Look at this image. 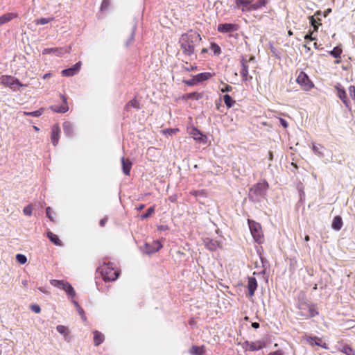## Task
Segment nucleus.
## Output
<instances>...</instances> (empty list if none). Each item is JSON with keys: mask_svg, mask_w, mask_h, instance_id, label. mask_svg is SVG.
I'll use <instances>...</instances> for the list:
<instances>
[{"mask_svg": "<svg viewBox=\"0 0 355 355\" xmlns=\"http://www.w3.org/2000/svg\"><path fill=\"white\" fill-rule=\"evenodd\" d=\"M201 41V37L196 31H190L182 34L179 40L181 50L185 56L191 59L195 57V49Z\"/></svg>", "mask_w": 355, "mask_h": 355, "instance_id": "nucleus-1", "label": "nucleus"}, {"mask_svg": "<svg viewBox=\"0 0 355 355\" xmlns=\"http://www.w3.org/2000/svg\"><path fill=\"white\" fill-rule=\"evenodd\" d=\"M104 281H114L119 275V271L115 269L112 263H103L98 268Z\"/></svg>", "mask_w": 355, "mask_h": 355, "instance_id": "nucleus-2", "label": "nucleus"}, {"mask_svg": "<svg viewBox=\"0 0 355 355\" xmlns=\"http://www.w3.org/2000/svg\"><path fill=\"white\" fill-rule=\"evenodd\" d=\"M248 223L254 240L259 244L263 243L264 242V236L261 225L259 223L250 219L248 220Z\"/></svg>", "mask_w": 355, "mask_h": 355, "instance_id": "nucleus-3", "label": "nucleus"}, {"mask_svg": "<svg viewBox=\"0 0 355 355\" xmlns=\"http://www.w3.org/2000/svg\"><path fill=\"white\" fill-rule=\"evenodd\" d=\"M0 84L9 87L13 91H17L19 87H24L19 80L12 76H1L0 77Z\"/></svg>", "mask_w": 355, "mask_h": 355, "instance_id": "nucleus-4", "label": "nucleus"}, {"mask_svg": "<svg viewBox=\"0 0 355 355\" xmlns=\"http://www.w3.org/2000/svg\"><path fill=\"white\" fill-rule=\"evenodd\" d=\"M266 343L263 340H256L254 342L245 341L243 343V348L245 350L252 352L258 351L265 347Z\"/></svg>", "mask_w": 355, "mask_h": 355, "instance_id": "nucleus-5", "label": "nucleus"}, {"mask_svg": "<svg viewBox=\"0 0 355 355\" xmlns=\"http://www.w3.org/2000/svg\"><path fill=\"white\" fill-rule=\"evenodd\" d=\"M239 26L236 24L224 23L220 24L217 26V31L223 34L231 35L233 32L237 31Z\"/></svg>", "mask_w": 355, "mask_h": 355, "instance_id": "nucleus-6", "label": "nucleus"}, {"mask_svg": "<svg viewBox=\"0 0 355 355\" xmlns=\"http://www.w3.org/2000/svg\"><path fill=\"white\" fill-rule=\"evenodd\" d=\"M296 81L306 91H309L313 87V84L310 81L308 76L304 72L300 73Z\"/></svg>", "mask_w": 355, "mask_h": 355, "instance_id": "nucleus-7", "label": "nucleus"}, {"mask_svg": "<svg viewBox=\"0 0 355 355\" xmlns=\"http://www.w3.org/2000/svg\"><path fill=\"white\" fill-rule=\"evenodd\" d=\"M189 134L193 137L194 140L199 143L206 144L207 143V137L203 135L198 129L192 127L189 130Z\"/></svg>", "mask_w": 355, "mask_h": 355, "instance_id": "nucleus-8", "label": "nucleus"}, {"mask_svg": "<svg viewBox=\"0 0 355 355\" xmlns=\"http://www.w3.org/2000/svg\"><path fill=\"white\" fill-rule=\"evenodd\" d=\"M162 248V244L160 243V241L155 240L153 241L152 243H145L143 250L146 254H152L157 252Z\"/></svg>", "mask_w": 355, "mask_h": 355, "instance_id": "nucleus-9", "label": "nucleus"}, {"mask_svg": "<svg viewBox=\"0 0 355 355\" xmlns=\"http://www.w3.org/2000/svg\"><path fill=\"white\" fill-rule=\"evenodd\" d=\"M70 48L69 47H65V48H46L44 49L42 51L43 54H55L57 56L62 55L64 53H69Z\"/></svg>", "mask_w": 355, "mask_h": 355, "instance_id": "nucleus-10", "label": "nucleus"}, {"mask_svg": "<svg viewBox=\"0 0 355 355\" xmlns=\"http://www.w3.org/2000/svg\"><path fill=\"white\" fill-rule=\"evenodd\" d=\"M254 0H234L236 9H241L242 12H250V6Z\"/></svg>", "mask_w": 355, "mask_h": 355, "instance_id": "nucleus-11", "label": "nucleus"}, {"mask_svg": "<svg viewBox=\"0 0 355 355\" xmlns=\"http://www.w3.org/2000/svg\"><path fill=\"white\" fill-rule=\"evenodd\" d=\"M335 88L337 91V95L339 98L343 101V103L345 105L346 107H349L350 102L347 99V94L345 89L341 87L340 84H338L335 86Z\"/></svg>", "mask_w": 355, "mask_h": 355, "instance_id": "nucleus-12", "label": "nucleus"}, {"mask_svg": "<svg viewBox=\"0 0 355 355\" xmlns=\"http://www.w3.org/2000/svg\"><path fill=\"white\" fill-rule=\"evenodd\" d=\"M60 97L64 103L60 106L52 105L51 106V109L55 112L65 113L69 110L67 98L63 95H61Z\"/></svg>", "mask_w": 355, "mask_h": 355, "instance_id": "nucleus-13", "label": "nucleus"}, {"mask_svg": "<svg viewBox=\"0 0 355 355\" xmlns=\"http://www.w3.org/2000/svg\"><path fill=\"white\" fill-rule=\"evenodd\" d=\"M203 242L205 247L210 251H216L221 248L220 243L216 240L205 239Z\"/></svg>", "mask_w": 355, "mask_h": 355, "instance_id": "nucleus-14", "label": "nucleus"}, {"mask_svg": "<svg viewBox=\"0 0 355 355\" xmlns=\"http://www.w3.org/2000/svg\"><path fill=\"white\" fill-rule=\"evenodd\" d=\"M253 60V58H250L248 60L246 58H243L241 60V76L244 81L248 80V62Z\"/></svg>", "mask_w": 355, "mask_h": 355, "instance_id": "nucleus-15", "label": "nucleus"}, {"mask_svg": "<svg viewBox=\"0 0 355 355\" xmlns=\"http://www.w3.org/2000/svg\"><path fill=\"white\" fill-rule=\"evenodd\" d=\"M80 66L81 62H78L76 64H75L72 67L62 70V75L66 77L72 76L78 72Z\"/></svg>", "mask_w": 355, "mask_h": 355, "instance_id": "nucleus-16", "label": "nucleus"}, {"mask_svg": "<svg viewBox=\"0 0 355 355\" xmlns=\"http://www.w3.org/2000/svg\"><path fill=\"white\" fill-rule=\"evenodd\" d=\"M60 128L58 125H54L51 128V142L53 146H57L59 141Z\"/></svg>", "mask_w": 355, "mask_h": 355, "instance_id": "nucleus-17", "label": "nucleus"}, {"mask_svg": "<svg viewBox=\"0 0 355 355\" xmlns=\"http://www.w3.org/2000/svg\"><path fill=\"white\" fill-rule=\"evenodd\" d=\"M257 288V280L254 277H249L248 282V290L250 297H252Z\"/></svg>", "mask_w": 355, "mask_h": 355, "instance_id": "nucleus-18", "label": "nucleus"}, {"mask_svg": "<svg viewBox=\"0 0 355 355\" xmlns=\"http://www.w3.org/2000/svg\"><path fill=\"white\" fill-rule=\"evenodd\" d=\"M121 164L123 173L129 175L132 168V162L128 159H125L124 157H122Z\"/></svg>", "mask_w": 355, "mask_h": 355, "instance_id": "nucleus-19", "label": "nucleus"}, {"mask_svg": "<svg viewBox=\"0 0 355 355\" xmlns=\"http://www.w3.org/2000/svg\"><path fill=\"white\" fill-rule=\"evenodd\" d=\"M308 312L302 311L301 315L306 317H314L318 315V313L314 305H307Z\"/></svg>", "mask_w": 355, "mask_h": 355, "instance_id": "nucleus-20", "label": "nucleus"}, {"mask_svg": "<svg viewBox=\"0 0 355 355\" xmlns=\"http://www.w3.org/2000/svg\"><path fill=\"white\" fill-rule=\"evenodd\" d=\"M50 284L54 287L64 290V288L67 287L69 282L64 280L51 279Z\"/></svg>", "mask_w": 355, "mask_h": 355, "instance_id": "nucleus-21", "label": "nucleus"}, {"mask_svg": "<svg viewBox=\"0 0 355 355\" xmlns=\"http://www.w3.org/2000/svg\"><path fill=\"white\" fill-rule=\"evenodd\" d=\"M211 77V74L210 73H200L193 77V81L194 83H196V82L198 83V82L208 80Z\"/></svg>", "mask_w": 355, "mask_h": 355, "instance_id": "nucleus-22", "label": "nucleus"}, {"mask_svg": "<svg viewBox=\"0 0 355 355\" xmlns=\"http://www.w3.org/2000/svg\"><path fill=\"white\" fill-rule=\"evenodd\" d=\"M189 353L191 355H202L205 353L204 346L193 345L189 349Z\"/></svg>", "mask_w": 355, "mask_h": 355, "instance_id": "nucleus-23", "label": "nucleus"}, {"mask_svg": "<svg viewBox=\"0 0 355 355\" xmlns=\"http://www.w3.org/2000/svg\"><path fill=\"white\" fill-rule=\"evenodd\" d=\"M94 342L96 346L101 345L104 341V336L98 331H94Z\"/></svg>", "mask_w": 355, "mask_h": 355, "instance_id": "nucleus-24", "label": "nucleus"}, {"mask_svg": "<svg viewBox=\"0 0 355 355\" xmlns=\"http://www.w3.org/2000/svg\"><path fill=\"white\" fill-rule=\"evenodd\" d=\"M331 226L335 230H340L343 226L342 218L340 216H336L333 220Z\"/></svg>", "mask_w": 355, "mask_h": 355, "instance_id": "nucleus-25", "label": "nucleus"}, {"mask_svg": "<svg viewBox=\"0 0 355 355\" xmlns=\"http://www.w3.org/2000/svg\"><path fill=\"white\" fill-rule=\"evenodd\" d=\"M266 2L265 0H259L254 3H251L250 6V12L258 10L259 8L265 6Z\"/></svg>", "mask_w": 355, "mask_h": 355, "instance_id": "nucleus-26", "label": "nucleus"}, {"mask_svg": "<svg viewBox=\"0 0 355 355\" xmlns=\"http://www.w3.org/2000/svg\"><path fill=\"white\" fill-rule=\"evenodd\" d=\"M63 129L64 131V133L70 137L72 135L73 131V125L70 122H64L63 123Z\"/></svg>", "mask_w": 355, "mask_h": 355, "instance_id": "nucleus-27", "label": "nucleus"}, {"mask_svg": "<svg viewBox=\"0 0 355 355\" xmlns=\"http://www.w3.org/2000/svg\"><path fill=\"white\" fill-rule=\"evenodd\" d=\"M47 237L56 245H61V242L58 236L51 232H47Z\"/></svg>", "mask_w": 355, "mask_h": 355, "instance_id": "nucleus-28", "label": "nucleus"}, {"mask_svg": "<svg viewBox=\"0 0 355 355\" xmlns=\"http://www.w3.org/2000/svg\"><path fill=\"white\" fill-rule=\"evenodd\" d=\"M63 291L67 293L69 297L71 298H74L76 297V291L69 283L67 285V287L64 288Z\"/></svg>", "mask_w": 355, "mask_h": 355, "instance_id": "nucleus-29", "label": "nucleus"}, {"mask_svg": "<svg viewBox=\"0 0 355 355\" xmlns=\"http://www.w3.org/2000/svg\"><path fill=\"white\" fill-rule=\"evenodd\" d=\"M223 100L225 104L228 108L232 107L235 104V101H234L228 94H225L223 96Z\"/></svg>", "mask_w": 355, "mask_h": 355, "instance_id": "nucleus-30", "label": "nucleus"}, {"mask_svg": "<svg viewBox=\"0 0 355 355\" xmlns=\"http://www.w3.org/2000/svg\"><path fill=\"white\" fill-rule=\"evenodd\" d=\"M312 150L315 155H317L320 157L323 156V146H322L320 145L317 146V145L313 144Z\"/></svg>", "mask_w": 355, "mask_h": 355, "instance_id": "nucleus-31", "label": "nucleus"}, {"mask_svg": "<svg viewBox=\"0 0 355 355\" xmlns=\"http://www.w3.org/2000/svg\"><path fill=\"white\" fill-rule=\"evenodd\" d=\"M22 114L24 115H26V116H34V117H38L40 116H41L42 114H43V110L41 109V110H36V111H34V112H23Z\"/></svg>", "mask_w": 355, "mask_h": 355, "instance_id": "nucleus-32", "label": "nucleus"}, {"mask_svg": "<svg viewBox=\"0 0 355 355\" xmlns=\"http://www.w3.org/2000/svg\"><path fill=\"white\" fill-rule=\"evenodd\" d=\"M56 329L60 334L63 335L64 336H67L69 333L68 328L64 325H58L56 327Z\"/></svg>", "mask_w": 355, "mask_h": 355, "instance_id": "nucleus-33", "label": "nucleus"}, {"mask_svg": "<svg viewBox=\"0 0 355 355\" xmlns=\"http://www.w3.org/2000/svg\"><path fill=\"white\" fill-rule=\"evenodd\" d=\"M130 107L138 110L140 107L139 102L137 99L134 98L126 105V109H128Z\"/></svg>", "mask_w": 355, "mask_h": 355, "instance_id": "nucleus-34", "label": "nucleus"}, {"mask_svg": "<svg viewBox=\"0 0 355 355\" xmlns=\"http://www.w3.org/2000/svg\"><path fill=\"white\" fill-rule=\"evenodd\" d=\"M266 187H267L266 182L258 183L257 185H255L252 189V191H254L255 193L260 194L261 191H259V190L261 188H266Z\"/></svg>", "mask_w": 355, "mask_h": 355, "instance_id": "nucleus-35", "label": "nucleus"}, {"mask_svg": "<svg viewBox=\"0 0 355 355\" xmlns=\"http://www.w3.org/2000/svg\"><path fill=\"white\" fill-rule=\"evenodd\" d=\"M341 53H342V49L338 46L334 48V49L330 51V54L336 58H340Z\"/></svg>", "mask_w": 355, "mask_h": 355, "instance_id": "nucleus-36", "label": "nucleus"}, {"mask_svg": "<svg viewBox=\"0 0 355 355\" xmlns=\"http://www.w3.org/2000/svg\"><path fill=\"white\" fill-rule=\"evenodd\" d=\"M308 342L311 345H315L318 346H320L321 343H322V339L319 338L318 337L309 338L308 339Z\"/></svg>", "mask_w": 355, "mask_h": 355, "instance_id": "nucleus-37", "label": "nucleus"}, {"mask_svg": "<svg viewBox=\"0 0 355 355\" xmlns=\"http://www.w3.org/2000/svg\"><path fill=\"white\" fill-rule=\"evenodd\" d=\"M12 17L11 14H6L0 16V25L6 24L12 19Z\"/></svg>", "mask_w": 355, "mask_h": 355, "instance_id": "nucleus-38", "label": "nucleus"}, {"mask_svg": "<svg viewBox=\"0 0 355 355\" xmlns=\"http://www.w3.org/2000/svg\"><path fill=\"white\" fill-rule=\"evenodd\" d=\"M110 6V0H103L100 7V10L101 12H105L107 10Z\"/></svg>", "mask_w": 355, "mask_h": 355, "instance_id": "nucleus-39", "label": "nucleus"}, {"mask_svg": "<svg viewBox=\"0 0 355 355\" xmlns=\"http://www.w3.org/2000/svg\"><path fill=\"white\" fill-rule=\"evenodd\" d=\"M341 352L347 355H355V351L349 346H344Z\"/></svg>", "mask_w": 355, "mask_h": 355, "instance_id": "nucleus-40", "label": "nucleus"}, {"mask_svg": "<svg viewBox=\"0 0 355 355\" xmlns=\"http://www.w3.org/2000/svg\"><path fill=\"white\" fill-rule=\"evenodd\" d=\"M16 260L20 263V264H24L27 261V258L25 255L22 254H17L16 255Z\"/></svg>", "mask_w": 355, "mask_h": 355, "instance_id": "nucleus-41", "label": "nucleus"}, {"mask_svg": "<svg viewBox=\"0 0 355 355\" xmlns=\"http://www.w3.org/2000/svg\"><path fill=\"white\" fill-rule=\"evenodd\" d=\"M178 131H179V130L178 128H168V129L162 130V132L164 135H172L173 134H175Z\"/></svg>", "mask_w": 355, "mask_h": 355, "instance_id": "nucleus-42", "label": "nucleus"}, {"mask_svg": "<svg viewBox=\"0 0 355 355\" xmlns=\"http://www.w3.org/2000/svg\"><path fill=\"white\" fill-rule=\"evenodd\" d=\"M53 20V19H49V18H40V19H38L35 21V24L37 25H44V24H48L49 22Z\"/></svg>", "mask_w": 355, "mask_h": 355, "instance_id": "nucleus-43", "label": "nucleus"}, {"mask_svg": "<svg viewBox=\"0 0 355 355\" xmlns=\"http://www.w3.org/2000/svg\"><path fill=\"white\" fill-rule=\"evenodd\" d=\"M155 211V207H150V208L148 209L147 211L146 214H144L141 216V218L142 219H145V218H147L148 217H149L153 212Z\"/></svg>", "mask_w": 355, "mask_h": 355, "instance_id": "nucleus-44", "label": "nucleus"}, {"mask_svg": "<svg viewBox=\"0 0 355 355\" xmlns=\"http://www.w3.org/2000/svg\"><path fill=\"white\" fill-rule=\"evenodd\" d=\"M211 49L214 51L215 54L218 55L221 52L220 46L216 43H212L211 44Z\"/></svg>", "mask_w": 355, "mask_h": 355, "instance_id": "nucleus-45", "label": "nucleus"}, {"mask_svg": "<svg viewBox=\"0 0 355 355\" xmlns=\"http://www.w3.org/2000/svg\"><path fill=\"white\" fill-rule=\"evenodd\" d=\"M33 207L31 205H27L23 209V212L26 216H30L32 215Z\"/></svg>", "mask_w": 355, "mask_h": 355, "instance_id": "nucleus-46", "label": "nucleus"}, {"mask_svg": "<svg viewBox=\"0 0 355 355\" xmlns=\"http://www.w3.org/2000/svg\"><path fill=\"white\" fill-rule=\"evenodd\" d=\"M31 309L35 313H39L41 311V309H40V306L37 304L31 305Z\"/></svg>", "mask_w": 355, "mask_h": 355, "instance_id": "nucleus-47", "label": "nucleus"}, {"mask_svg": "<svg viewBox=\"0 0 355 355\" xmlns=\"http://www.w3.org/2000/svg\"><path fill=\"white\" fill-rule=\"evenodd\" d=\"M232 89V87L228 85H225L224 87H223L221 89H220V91L222 92H231Z\"/></svg>", "mask_w": 355, "mask_h": 355, "instance_id": "nucleus-48", "label": "nucleus"}, {"mask_svg": "<svg viewBox=\"0 0 355 355\" xmlns=\"http://www.w3.org/2000/svg\"><path fill=\"white\" fill-rule=\"evenodd\" d=\"M201 94H198V93H193V94H189V97L191 98H194V99H196V100H198L199 98H201Z\"/></svg>", "mask_w": 355, "mask_h": 355, "instance_id": "nucleus-49", "label": "nucleus"}, {"mask_svg": "<svg viewBox=\"0 0 355 355\" xmlns=\"http://www.w3.org/2000/svg\"><path fill=\"white\" fill-rule=\"evenodd\" d=\"M51 209L48 207L46 209V216L47 217L51 220V221H54V219L53 218V217L51 216Z\"/></svg>", "mask_w": 355, "mask_h": 355, "instance_id": "nucleus-50", "label": "nucleus"}, {"mask_svg": "<svg viewBox=\"0 0 355 355\" xmlns=\"http://www.w3.org/2000/svg\"><path fill=\"white\" fill-rule=\"evenodd\" d=\"M312 33H313V32L310 33L309 34L306 35L305 37H304V39L306 40H309V41H313V40H315V38L312 37Z\"/></svg>", "mask_w": 355, "mask_h": 355, "instance_id": "nucleus-51", "label": "nucleus"}, {"mask_svg": "<svg viewBox=\"0 0 355 355\" xmlns=\"http://www.w3.org/2000/svg\"><path fill=\"white\" fill-rule=\"evenodd\" d=\"M268 355H284V352L282 350H277L276 352H270Z\"/></svg>", "mask_w": 355, "mask_h": 355, "instance_id": "nucleus-52", "label": "nucleus"}, {"mask_svg": "<svg viewBox=\"0 0 355 355\" xmlns=\"http://www.w3.org/2000/svg\"><path fill=\"white\" fill-rule=\"evenodd\" d=\"M279 121H280V123H281V125H282L284 128H286L288 127V123H287V121H286V120H284V119H279Z\"/></svg>", "mask_w": 355, "mask_h": 355, "instance_id": "nucleus-53", "label": "nucleus"}, {"mask_svg": "<svg viewBox=\"0 0 355 355\" xmlns=\"http://www.w3.org/2000/svg\"><path fill=\"white\" fill-rule=\"evenodd\" d=\"M309 21H310V23H311V24L312 26H313V25H314V24H316V20H315V19L314 18V16H310V17H309Z\"/></svg>", "mask_w": 355, "mask_h": 355, "instance_id": "nucleus-54", "label": "nucleus"}, {"mask_svg": "<svg viewBox=\"0 0 355 355\" xmlns=\"http://www.w3.org/2000/svg\"><path fill=\"white\" fill-rule=\"evenodd\" d=\"M77 311L79 313V314L82 316V318L85 319L83 309L80 306H78Z\"/></svg>", "mask_w": 355, "mask_h": 355, "instance_id": "nucleus-55", "label": "nucleus"}, {"mask_svg": "<svg viewBox=\"0 0 355 355\" xmlns=\"http://www.w3.org/2000/svg\"><path fill=\"white\" fill-rule=\"evenodd\" d=\"M252 327L254 329H257L259 327V324L258 322H253Z\"/></svg>", "mask_w": 355, "mask_h": 355, "instance_id": "nucleus-56", "label": "nucleus"}, {"mask_svg": "<svg viewBox=\"0 0 355 355\" xmlns=\"http://www.w3.org/2000/svg\"><path fill=\"white\" fill-rule=\"evenodd\" d=\"M106 223V218H103L100 220V225L103 226Z\"/></svg>", "mask_w": 355, "mask_h": 355, "instance_id": "nucleus-57", "label": "nucleus"}, {"mask_svg": "<svg viewBox=\"0 0 355 355\" xmlns=\"http://www.w3.org/2000/svg\"><path fill=\"white\" fill-rule=\"evenodd\" d=\"M320 347H322L324 349H328V347H327V344L325 343H322V342Z\"/></svg>", "mask_w": 355, "mask_h": 355, "instance_id": "nucleus-58", "label": "nucleus"}, {"mask_svg": "<svg viewBox=\"0 0 355 355\" xmlns=\"http://www.w3.org/2000/svg\"><path fill=\"white\" fill-rule=\"evenodd\" d=\"M177 199V197L175 196H171L169 198V200L171 201V202H175Z\"/></svg>", "mask_w": 355, "mask_h": 355, "instance_id": "nucleus-59", "label": "nucleus"}, {"mask_svg": "<svg viewBox=\"0 0 355 355\" xmlns=\"http://www.w3.org/2000/svg\"><path fill=\"white\" fill-rule=\"evenodd\" d=\"M144 208V205H139V206L137 207V209L138 211H140V210L143 209Z\"/></svg>", "mask_w": 355, "mask_h": 355, "instance_id": "nucleus-60", "label": "nucleus"}, {"mask_svg": "<svg viewBox=\"0 0 355 355\" xmlns=\"http://www.w3.org/2000/svg\"><path fill=\"white\" fill-rule=\"evenodd\" d=\"M312 26H313V32H314V31H318V25H317V24H314V25H313Z\"/></svg>", "mask_w": 355, "mask_h": 355, "instance_id": "nucleus-61", "label": "nucleus"}, {"mask_svg": "<svg viewBox=\"0 0 355 355\" xmlns=\"http://www.w3.org/2000/svg\"><path fill=\"white\" fill-rule=\"evenodd\" d=\"M73 303L74 304V305L76 306V307L77 309L78 308V306H80L77 302H76V301H73Z\"/></svg>", "mask_w": 355, "mask_h": 355, "instance_id": "nucleus-62", "label": "nucleus"}, {"mask_svg": "<svg viewBox=\"0 0 355 355\" xmlns=\"http://www.w3.org/2000/svg\"><path fill=\"white\" fill-rule=\"evenodd\" d=\"M304 47L307 50V51H309L310 50V48L308 46L307 44H305L304 45Z\"/></svg>", "mask_w": 355, "mask_h": 355, "instance_id": "nucleus-63", "label": "nucleus"}, {"mask_svg": "<svg viewBox=\"0 0 355 355\" xmlns=\"http://www.w3.org/2000/svg\"><path fill=\"white\" fill-rule=\"evenodd\" d=\"M313 46H314V47H315V49H318V45H317V43H316V42H315V43L313 44Z\"/></svg>", "mask_w": 355, "mask_h": 355, "instance_id": "nucleus-64", "label": "nucleus"}]
</instances>
